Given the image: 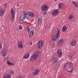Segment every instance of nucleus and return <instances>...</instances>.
Returning <instances> with one entry per match:
<instances>
[{
  "instance_id": "obj_8",
  "label": "nucleus",
  "mask_w": 78,
  "mask_h": 78,
  "mask_svg": "<svg viewBox=\"0 0 78 78\" xmlns=\"http://www.w3.org/2000/svg\"><path fill=\"white\" fill-rule=\"evenodd\" d=\"M57 55L58 57L61 58L62 56V51L61 50H58L57 51Z\"/></svg>"
},
{
  "instance_id": "obj_33",
  "label": "nucleus",
  "mask_w": 78,
  "mask_h": 78,
  "mask_svg": "<svg viewBox=\"0 0 78 78\" xmlns=\"http://www.w3.org/2000/svg\"><path fill=\"white\" fill-rule=\"evenodd\" d=\"M52 47L54 48L55 47V44L54 43H53L52 44Z\"/></svg>"
},
{
  "instance_id": "obj_39",
  "label": "nucleus",
  "mask_w": 78,
  "mask_h": 78,
  "mask_svg": "<svg viewBox=\"0 0 78 78\" xmlns=\"http://www.w3.org/2000/svg\"><path fill=\"white\" fill-rule=\"evenodd\" d=\"M19 6V4H17V7H18V6Z\"/></svg>"
},
{
  "instance_id": "obj_36",
  "label": "nucleus",
  "mask_w": 78,
  "mask_h": 78,
  "mask_svg": "<svg viewBox=\"0 0 78 78\" xmlns=\"http://www.w3.org/2000/svg\"><path fill=\"white\" fill-rule=\"evenodd\" d=\"M4 8H6V4H4Z\"/></svg>"
},
{
  "instance_id": "obj_3",
  "label": "nucleus",
  "mask_w": 78,
  "mask_h": 78,
  "mask_svg": "<svg viewBox=\"0 0 78 78\" xmlns=\"http://www.w3.org/2000/svg\"><path fill=\"white\" fill-rule=\"evenodd\" d=\"M39 51H35L34 53V55L32 56L31 58L32 61H35L37 59V57L39 56Z\"/></svg>"
},
{
  "instance_id": "obj_7",
  "label": "nucleus",
  "mask_w": 78,
  "mask_h": 78,
  "mask_svg": "<svg viewBox=\"0 0 78 78\" xmlns=\"http://www.w3.org/2000/svg\"><path fill=\"white\" fill-rule=\"evenodd\" d=\"M58 59L56 57H54L52 59L51 62L52 64H56L58 62Z\"/></svg>"
},
{
  "instance_id": "obj_22",
  "label": "nucleus",
  "mask_w": 78,
  "mask_h": 78,
  "mask_svg": "<svg viewBox=\"0 0 78 78\" xmlns=\"http://www.w3.org/2000/svg\"><path fill=\"white\" fill-rule=\"evenodd\" d=\"M6 54V52L5 51H2V54L3 55V56H5Z\"/></svg>"
},
{
  "instance_id": "obj_27",
  "label": "nucleus",
  "mask_w": 78,
  "mask_h": 78,
  "mask_svg": "<svg viewBox=\"0 0 78 78\" xmlns=\"http://www.w3.org/2000/svg\"><path fill=\"white\" fill-rule=\"evenodd\" d=\"M38 24H41V22L42 21V20L41 18H38Z\"/></svg>"
},
{
  "instance_id": "obj_34",
  "label": "nucleus",
  "mask_w": 78,
  "mask_h": 78,
  "mask_svg": "<svg viewBox=\"0 0 78 78\" xmlns=\"http://www.w3.org/2000/svg\"><path fill=\"white\" fill-rule=\"evenodd\" d=\"M31 18V16H28L27 17V19H28V20H30L31 18Z\"/></svg>"
},
{
  "instance_id": "obj_19",
  "label": "nucleus",
  "mask_w": 78,
  "mask_h": 78,
  "mask_svg": "<svg viewBox=\"0 0 78 78\" xmlns=\"http://www.w3.org/2000/svg\"><path fill=\"white\" fill-rule=\"evenodd\" d=\"M67 29V27L66 26H63L62 30L63 31V32H65L66 31V30Z\"/></svg>"
},
{
  "instance_id": "obj_20",
  "label": "nucleus",
  "mask_w": 78,
  "mask_h": 78,
  "mask_svg": "<svg viewBox=\"0 0 78 78\" xmlns=\"http://www.w3.org/2000/svg\"><path fill=\"white\" fill-rule=\"evenodd\" d=\"M30 57V54H27L24 56V58L25 59H28Z\"/></svg>"
},
{
  "instance_id": "obj_10",
  "label": "nucleus",
  "mask_w": 78,
  "mask_h": 78,
  "mask_svg": "<svg viewBox=\"0 0 78 78\" xmlns=\"http://www.w3.org/2000/svg\"><path fill=\"white\" fill-rule=\"evenodd\" d=\"M71 44L73 46H75L76 44V41L75 40H73L71 42Z\"/></svg>"
},
{
  "instance_id": "obj_2",
  "label": "nucleus",
  "mask_w": 78,
  "mask_h": 78,
  "mask_svg": "<svg viewBox=\"0 0 78 78\" xmlns=\"http://www.w3.org/2000/svg\"><path fill=\"white\" fill-rule=\"evenodd\" d=\"M69 67V69L68 71L69 72L72 73L73 72V66L72 63L70 62H68L65 64V67Z\"/></svg>"
},
{
  "instance_id": "obj_21",
  "label": "nucleus",
  "mask_w": 78,
  "mask_h": 78,
  "mask_svg": "<svg viewBox=\"0 0 78 78\" xmlns=\"http://www.w3.org/2000/svg\"><path fill=\"white\" fill-rule=\"evenodd\" d=\"M7 63L8 64V65H10V66H14V63H11L10 61H7Z\"/></svg>"
},
{
  "instance_id": "obj_35",
  "label": "nucleus",
  "mask_w": 78,
  "mask_h": 78,
  "mask_svg": "<svg viewBox=\"0 0 78 78\" xmlns=\"http://www.w3.org/2000/svg\"><path fill=\"white\" fill-rule=\"evenodd\" d=\"M69 58H70V59H72V56H71V55H69Z\"/></svg>"
},
{
  "instance_id": "obj_38",
  "label": "nucleus",
  "mask_w": 78,
  "mask_h": 78,
  "mask_svg": "<svg viewBox=\"0 0 78 78\" xmlns=\"http://www.w3.org/2000/svg\"><path fill=\"white\" fill-rule=\"evenodd\" d=\"M32 44H33V43H32V42H31L30 43V45H32Z\"/></svg>"
},
{
  "instance_id": "obj_9",
  "label": "nucleus",
  "mask_w": 78,
  "mask_h": 78,
  "mask_svg": "<svg viewBox=\"0 0 78 78\" xmlns=\"http://www.w3.org/2000/svg\"><path fill=\"white\" fill-rule=\"evenodd\" d=\"M39 70L36 69L34 70V72H33V75H37V74H39Z\"/></svg>"
},
{
  "instance_id": "obj_15",
  "label": "nucleus",
  "mask_w": 78,
  "mask_h": 78,
  "mask_svg": "<svg viewBox=\"0 0 78 78\" xmlns=\"http://www.w3.org/2000/svg\"><path fill=\"white\" fill-rule=\"evenodd\" d=\"M18 46V47L20 48H22V47H23L22 44V42H21V41L19 42Z\"/></svg>"
},
{
  "instance_id": "obj_5",
  "label": "nucleus",
  "mask_w": 78,
  "mask_h": 78,
  "mask_svg": "<svg viewBox=\"0 0 78 78\" xmlns=\"http://www.w3.org/2000/svg\"><path fill=\"white\" fill-rule=\"evenodd\" d=\"M43 45H44V44H43L42 41L41 40L39 41L38 42V48H39L40 49H41L42 48V47H43Z\"/></svg>"
},
{
  "instance_id": "obj_4",
  "label": "nucleus",
  "mask_w": 78,
  "mask_h": 78,
  "mask_svg": "<svg viewBox=\"0 0 78 78\" xmlns=\"http://www.w3.org/2000/svg\"><path fill=\"white\" fill-rule=\"evenodd\" d=\"M49 7L47 5H44L42 6L41 9L43 11H47L48 10Z\"/></svg>"
},
{
  "instance_id": "obj_40",
  "label": "nucleus",
  "mask_w": 78,
  "mask_h": 78,
  "mask_svg": "<svg viewBox=\"0 0 78 78\" xmlns=\"http://www.w3.org/2000/svg\"><path fill=\"white\" fill-rule=\"evenodd\" d=\"M54 1H57V0H54Z\"/></svg>"
},
{
  "instance_id": "obj_32",
  "label": "nucleus",
  "mask_w": 78,
  "mask_h": 78,
  "mask_svg": "<svg viewBox=\"0 0 78 78\" xmlns=\"http://www.w3.org/2000/svg\"><path fill=\"white\" fill-rule=\"evenodd\" d=\"M26 30L28 32V33H29V31H30V29L28 28H27L26 29Z\"/></svg>"
},
{
  "instance_id": "obj_18",
  "label": "nucleus",
  "mask_w": 78,
  "mask_h": 78,
  "mask_svg": "<svg viewBox=\"0 0 78 78\" xmlns=\"http://www.w3.org/2000/svg\"><path fill=\"white\" fill-rule=\"evenodd\" d=\"M72 3H73L74 5H75L76 7V8H78V2H77L72 1Z\"/></svg>"
},
{
  "instance_id": "obj_6",
  "label": "nucleus",
  "mask_w": 78,
  "mask_h": 78,
  "mask_svg": "<svg viewBox=\"0 0 78 78\" xmlns=\"http://www.w3.org/2000/svg\"><path fill=\"white\" fill-rule=\"evenodd\" d=\"M58 14V10L57 9H55L52 12L51 14L53 16H56Z\"/></svg>"
},
{
  "instance_id": "obj_25",
  "label": "nucleus",
  "mask_w": 78,
  "mask_h": 78,
  "mask_svg": "<svg viewBox=\"0 0 78 78\" xmlns=\"http://www.w3.org/2000/svg\"><path fill=\"white\" fill-rule=\"evenodd\" d=\"M73 18V14H71L69 16V19H72Z\"/></svg>"
},
{
  "instance_id": "obj_24",
  "label": "nucleus",
  "mask_w": 78,
  "mask_h": 78,
  "mask_svg": "<svg viewBox=\"0 0 78 78\" xmlns=\"http://www.w3.org/2000/svg\"><path fill=\"white\" fill-rule=\"evenodd\" d=\"M20 20H24L25 18H24V16L23 15H21L20 17Z\"/></svg>"
},
{
  "instance_id": "obj_1",
  "label": "nucleus",
  "mask_w": 78,
  "mask_h": 78,
  "mask_svg": "<svg viewBox=\"0 0 78 78\" xmlns=\"http://www.w3.org/2000/svg\"><path fill=\"white\" fill-rule=\"evenodd\" d=\"M55 31H56V34L55 35L53 36L52 37V39L53 41H58L60 37V31L58 29H55Z\"/></svg>"
},
{
  "instance_id": "obj_29",
  "label": "nucleus",
  "mask_w": 78,
  "mask_h": 78,
  "mask_svg": "<svg viewBox=\"0 0 78 78\" xmlns=\"http://www.w3.org/2000/svg\"><path fill=\"white\" fill-rule=\"evenodd\" d=\"M23 20H20V23H23L24 22H23Z\"/></svg>"
},
{
  "instance_id": "obj_12",
  "label": "nucleus",
  "mask_w": 78,
  "mask_h": 78,
  "mask_svg": "<svg viewBox=\"0 0 78 78\" xmlns=\"http://www.w3.org/2000/svg\"><path fill=\"white\" fill-rule=\"evenodd\" d=\"M28 15L30 17H34V14L31 12H28Z\"/></svg>"
},
{
  "instance_id": "obj_17",
  "label": "nucleus",
  "mask_w": 78,
  "mask_h": 78,
  "mask_svg": "<svg viewBox=\"0 0 78 78\" xmlns=\"http://www.w3.org/2000/svg\"><path fill=\"white\" fill-rule=\"evenodd\" d=\"M11 74H6L5 75L4 78H11Z\"/></svg>"
},
{
  "instance_id": "obj_11",
  "label": "nucleus",
  "mask_w": 78,
  "mask_h": 78,
  "mask_svg": "<svg viewBox=\"0 0 78 78\" xmlns=\"http://www.w3.org/2000/svg\"><path fill=\"white\" fill-rule=\"evenodd\" d=\"M58 9H62L64 7V4L63 3H61L58 5Z\"/></svg>"
},
{
  "instance_id": "obj_23",
  "label": "nucleus",
  "mask_w": 78,
  "mask_h": 78,
  "mask_svg": "<svg viewBox=\"0 0 78 78\" xmlns=\"http://www.w3.org/2000/svg\"><path fill=\"white\" fill-rule=\"evenodd\" d=\"M34 33V31H31L29 34V37H32L33 36V34Z\"/></svg>"
},
{
  "instance_id": "obj_31",
  "label": "nucleus",
  "mask_w": 78,
  "mask_h": 78,
  "mask_svg": "<svg viewBox=\"0 0 78 78\" xmlns=\"http://www.w3.org/2000/svg\"><path fill=\"white\" fill-rule=\"evenodd\" d=\"M43 14L44 15H46L47 14V11H43Z\"/></svg>"
},
{
  "instance_id": "obj_28",
  "label": "nucleus",
  "mask_w": 78,
  "mask_h": 78,
  "mask_svg": "<svg viewBox=\"0 0 78 78\" xmlns=\"http://www.w3.org/2000/svg\"><path fill=\"white\" fill-rule=\"evenodd\" d=\"M13 16L12 17H12H11V20L12 21V22H13L14 20V15H13Z\"/></svg>"
},
{
  "instance_id": "obj_16",
  "label": "nucleus",
  "mask_w": 78,
  "mask_h": 78,
  "mask_svg": "<svg viewBox=\"0 0 78 78\" xmlns=\"http://www.w3.org/2000/svg\"><path fill=\"white\" fill-rule=\"evenodd\" d=\"M11 13L12 16V17H13V16H14V10L13 8H12L11 10Z\"/></svg>"
},
{
  "instance_id": "obj_37",
  "label": "nucleus",
  "mask_w": 78,
  "mask_h": 78,
  "mask_svg": "<svg viewBox=\"0 0 78 78\" xmlns=\"http://www.w3.org/2000/svg\"><path fill=\"white\" fill-rule=\"evenodd\" d=\"M19 29H20V30H22V26H20L19 27Z\"/></svg>"
},
{
  "instance_id": "obj_26",
  "label": "nucleus",
  "mask_w": 78,
  "mask_h": 78,
  "mask_svg": "<svg viewBox=\"0 0 78 78\" xmlns=\"http://www.w3.org/2000/svg\"><path fill=\"white\" fill-rule=\"evenodd\" d=\"M23 14L24 16L25 17H27V16H28V14L25 11H24L23 12Z\"/></svg>"
},
{
  "instance_id": "obj_13",
  "label": "nucleus",
  "mask_w": 78,
  "mask_h": 78,
  "mask_svg": "<svg viewBox=\"0 0 78 78\" xmlns=\"http://www.w3.org/2000/svg\"><path fill=\"white\" fill-rule=\"evenodd\" d=\"M5 12V10L4 9H0V16H2Z\"/></svg>"
},
{
  "instance_id": "obj_14",
  "label": "nucleus",
  "mask_w": 78,
  "mask_h": 78,
  "mask_svg": "<svg viewBox=\"0 0 78 78\" xmlns=\"http://www.w3.org/2000/svg\"><path fill=\"white\" fill-rule=\"evenodd\" d=\"M58 44L60 45L63 44V40L62 39H60L59 41Z\"/></svg>"
},
{
  "instance_id": "obj_30",
  "label": "nucleus",
  "mask_w": 78,
  "mask_h": 78,
  "mask_svg": "<svg viewBox=\"0 0 78 78\" xmlns=\"http://www.w3.org/2000/svg\"><path fill=\"white\" fill-rule=\"evenodd\" d=\"M10 73L12 75H13L14 74V71L12 70H11L10 71Z\"/></svg>"
}]
</instances>
